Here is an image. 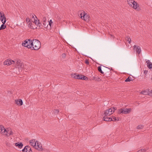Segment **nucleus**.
I'll use <instances>...</instances> for the list:
<instances>
[{"label":"nucleus","instance_id":"nucleus-1","mask_svg":"<svg viewBox=\"0 0 152 152\" xmlns=\"http://www.w3.org/2000/svg\"><path fill=\"white\" fill-rule=\"evenodd\" d=\"M16 65V66L15 68V71H16L17 74H19V73L23 70L24 65L22 62L19 60L17 61Z\"/></svg>","mask_w":152,"mask_h":152},{"label":"nucleus","instance_id":"nucleus-2","mask_svg":"<svg viewBox=\"0 0 152 152\" xmlns=\"http://www.w3.org/2000/svg\"><path fill=\"white\" fill-rule=\"evenodd\" d=\"M33 45L32 46L31 50H38L41 47V43L37 39L33 40Z\"/></svg>","mask_w":152,"mask_h":152},{"label":"nucleus","instance_id":"nucleus-3","mask_svg":"<svg viewBox=\"0 0 152 152\" xmlns=\"http://www.w3.org/2000/svg\"><path fill=\"white\" fill-rule=\"evenodd\" d=\"M33 42L30 39H27L24 41L22 43V45L25 47H27L28 48H31L33 45Z\"/></svg>","mask_w":152,"mask_h":152},{"label":"nucleus","instance_id":"nucleus-4","mask_svg":"<svg viewBox=\"0 0 152 152\" xmlns=\"http://www.w3.org/2000/svg\"><path fill=\"white\" fill-rule=\"evenodd\" d=\"M132 110L131 108H120L118 110V113L127 114L129 113Z\"/></svg>","mask_w":152,"mask_h":152},{"label":"nucleus","instance_id":"nucleus-5","mask_svg":"<svg viewBox=\"0 0 152 152\" xmlns=\"http://www.w3.org/2000/svg\"><path fill=\"white\" fill-rule=\"evenodd\" d=\"M133 4H132L133 6L132 7L134 9L136 10L137 11H139L141 10V7H140L139 5L135 1H134L133 2Z\"/></svg>","mask_w":152,"mask_h":152},{"label":"nucleus","instance_id":"nucleus-6","mask_svg":"<svg viewBox=\"0 0 152 152\" xmlns=\"http://www.w3.org/2000/svg\"><path fill=\"white\" fill-rule=\"evenodd\" d=\"M83 12H85L84 11ZM86 15V14L84 12L83 14V15L82 16V13H81L80 14V15L81 16L80 18L84 20L87 21L89 20L88 18H89V17L88 15Z\"/></svg>","mask_w":152,"mask_h":152},{"label":"nucleus","instance_id":"nucleus-7","mask_svg":"<svg viewBox=\"0 0 152 152\" xmlns=\"http://www.w3.org/2000/svg\"><path fill=\"white\" fill-rule=\"evenodd\" d=\"M22 151L23 152H32L31 148L28 145L25 146Z\"/></svg>","mask_w":152,"mask_h":152},{"label":"nucleus","instance_id":"nucleus-8","mask_svg":"<svg viewBox=\"0 0 152 152\" xmlns=\"http://www.w3.org/2000/svg\"><path fill=\"white\" fill-rule=\"evenodd\" d=\"M14 62L15 61H14L7 59L4 62V64L5 65H10Z\"/></svg>","mask_w":152,"mask_h":152},{"label":"nucleus","instance_id":"nucleus-9","mask_svg":"<svg viewBox=\"0 0 152 152\" xmlns=\"http://www.w3.org/2000/svg\"><path fill=\"white\" fill-rule=\"evenodd\" d=\"M111 107L110 108L108 109L107 110L105 111L104 114L105 115H110L112 114L113 113V110H112Z\"/></svg>","mask_w":152,"mask_h":152},{"label":"nucleus","instance_id":"nucleus-10","mask_svg":"<svg viewBox=\"0 0 152 152\" xmlns=\"http://www.w3.org/2000/svg\"><path fill=\"white\" fill-rule=\"evenodd\" d=\"M82 75H77V74L75 73L74 74H72L71 75V76L75 79H81Z\"/></svg>","mask_w":152,"mask_h":152},{"label":"nucleus","instance_id":"nucleus-11","mask_svg":"<svg viewBox=\"0 0 152 152\" xmlns=\"http://www.w3.org/2000/svg\"><path fill=\"white\" fill-rule=\"evenodd\" d=\"M15 103L18 106H21L23 105V102L22 99H18L15 100Z\"/></svg>","mask_w":152,"mask_h":152},{"label":"nucleus","instance_id":"nucleus-12","mask_svg":"<svg viewBox=\"0 0 152 152\" xmlns=\"http://www.w3.org/2000/svg\"><path fill=\"white\" fill-rule=\"evenodd\" d=\"M15 145L16 146L20 148H22L23 146V143L20 142L15 143Z\"/></svg>","mask_w":152,"mask_h":152},{"label":"nucleus","instance_id":"nucleus-13","mask_svg":"<svg viewBox=\"0 0 152 152\" xmlns=\"http://www.w3.org/2000/svg\"><path fill=\"white\" fill-rule=\"evenodd\" d=\"M35 139H33L32 140H31L29 141L30 144L32 146H33V147L36 146V142H35Z\"/></svg>","mask_w":152,"mask_h":152},{"label":"nucleus","instance_id":"nucleus-14","mask_svg":"<svg viewBox=\"0 0 152 152\" xmlns=\"http://www.w3.org/2000/svg\"><path fill=\"white\" fill-rule=\"evenodd\" d=\"M135 48H136V51L138 53V54H140L141 52V50L140 47L139 46L137 47L135 45L134 46V48L135 49Z\"/></svg>","mask_w":152,"mask_h":152},{"label":"nucleus","instance_id":"nucleus-15","mask_svg":"<svg viewBox=\"0 0 152 152\" xmlns=\"http://www.w3.org/2000/svg\"><path fill=\"white\" fill-rule=\"evenodd\" d=\"M6 20H5V19L4 21L3 24L1 25L0 27V30L4 29L6 28V25H4V24L6 22Z\"/></svg>","mask_w":152,"mask_h":152},{"label":"nucleus","instance_id":"nucleus-16","mask_svg":"<svg viewBox=\"0 0 152 152\" xmlns=\"http://www.w3.org/2000/svg\"><path fill=\"white\" fill-rule=\"evenodd\" d=\"M29 25L30 26V28L33 29H37V27L36 26V25L34 23H33L32 22H30L29 24Z\"/></svg>","mask_w":152,"mask_h":152},{"label":"nucleus","instance_id":"nucleus-17","mask_svg":"<svg viewBox=\"0 0 152 152\" xmlns=\"http://www.w3.org/2000/svg\"><path fill=\"white\" fill-rule=\"evenodd\" d=\"M35 148L39 151H42L43 150V148L41 144V145H38L36 146Z\"/></svg>","mask_w":152,"mask_h":152},{"label":"nucleus","instance_id":"nucleus-18","mask_svg":"<svg viewBox=\"0 0 152 152\" xmlns=\"http://www.w3.org/2000/svg\"><path fill=\"white\" fill-rule=\"evenodd\" d=\"M133 1H134V0H127V2L128 4L131 7H132V4L133 3Z\"/></svg>","mask_w":152,"mask_h":152},{"label":"nucleus","instance_id":"nucleus-19","mask_svg":"<svg viewBox=\"0 0 152 152\" xmlns=\"http://www.w3.org/2000/svg\"><path fill=\"white\" fill-rule=\"evenodd\" d=\"M109 116L108 115H105V116L102 118V120L105 121H109L108 117H107V116Z\"/></svg>","mask_w":152,"mask_h":152},{"label":"nucleus","instance_id":"nucleus-20","mask_svg":"<svg viewBox=\"0 0 152 152\" xmlns=\"http://www.w3.org/2000/svg\"><path fill=\"white\" fill-rule=\"evenodd\" d=\"M81 80H84L86 81L88 80V78L86 76L84 75H81Z\"/></svg>","mask_w":152,"mask_h":152},{"label":"nucleus","instance_id":"nucleus-21","mask_svg":"<svg viewBox=\"0 0 152 152\" xmlns=\"http://www.w3.org/2000/svg\"><path fill=\"white\" fill-rule=\"evenodd\" d=\"M37 26L38 27H39V29L43 28V25L41 23L37 22Z\"/></svg>","mask_w":152,"mask_h":152},{"label":"nucleus","instance_id":"nucleus-22","mask_svg":"<svg viewBox=\"0 0 152 152\" xmlns=\"http://www.w3.org/2000/svg\"><path fill=\"white\" fill-rule=\"evenodd\" d=\"M42 25H43V28H46L48 26V23H47L46 21H44V22H43L42 23Z\"/></svg>","mask_w":152,"mask_h":152},{"label":"nucleus","instance_id":"nucleus-23","mask_svg":"<svg viewBox=\"0 0 152 152\" xmlns=\"http://www.w3.org/2000/svg\"><path fill=\"white\" fill-rule=\"evenodd\" d=\"M143 92L144 93V95H150L151 94V93H149L147 92V90H145L143 91Z\"/></svg>","mask_w":152,"mask_h":152},{"label":"nucleus","instance_id":"nucleus-24","mask_svg":"<svg viewBox=\"0 0 152 152\" xmlns=\"http://www.w3.org/2000/svg\"><path fill=\"white\" fill-rule=\"evenodd\" d=\"M6 132L8 133V131H7L6 129L4 128V129H3V130L1 132H0V133L3 135H4Z\"/></svg>","mask_w":152,"mask_h":152},{"label":"nucleus","instance_id":"nucleus-25","mask_svg":"<svg viewBox=\"0 0 152 152\" xmlns=\"http://www.w3.org/2000/svg\"><path fill=\"white\" fill-rule=\"evenodd\" d=\"M9 133H8V134H6V135L7 136H9L10 135H13V133L12 132V131L10 129L9 131Z\"/></svg>","mask_w":152,"mask_h":152},{"label":"nucleus","instance_id":"nucleus-26","mask_svg":"<svg viewBox=\"0 0 152 152\" xmlns=\"http://www.w3.org/2000/svg\"><path fill=\"white\" fill-rule=\"evenodd\" d=\"M5 19V20H6V18L5 17V16H1L0 17V20H1V21L2 22V23H3L4 21V20Z\"/></svg>","mask_w":152,"mask_h":152},{"label":"nucleus","instance_id":"nucleus-27","mask_svg":"<svg viewBox=\"0 0 152 152\" xmlns=\"http://www.w3.org/2000/svg\"><path fill=\"white\" fill-rule=\"evenodd\" d=\"M4 129V127L2 125H0V132L3 130Z\"/></svg>","mask_w":152,"mask_h":152},{"label":"nucleus","instance_id":"nucleus-28","mask_svg":"<svg viewBox=\"0 0 152 152\" xmlns=\"http://www.w3.org/2000/svg\"><path fill=\"white\" fill-rule=\"evenodd\" d=\"M146 151L145 149H142L138 150L137 152H145Z\"/></svg>","mask_w":152,"mask_h":152},{"label":"nucleus","instance_id":"nucleus-29","mask_svg":"<svg viewBox=\"0 0 152 152\" xmlns=\"http://www.w3.org/2000/svg\"><path fill=\"white\" fill-rule=\"evenodd\" d=\"M147 66L148 68L150 69H152V63H150V64H148V65Z\"/></svg>","mask_w":152,"mask_h":152},{"label":"nucleus","instance_id":"nucleus-30","mask_svg":"<svg viewBox=\"0 0 152 152\" xmlns=\"http://www.w3.org/2000/svg\"><path fill=\"white\" fill-rule=\"evenodd\" d=\"M111 108H112V110H113V113L115 112V110L117 109V107H111Z\"/></svg>","mask_w":152,"mask_h":152},{"label":"nucleus","instance_id":"nucleus-31","mask_svg":"<svg viewBox=\"0 0 152 152\" xmlns=\"http://www.w3.org/2000/svg\"><path fill=\"white\" fill-rule=\"evenodd\" d=\"M127 41L128 42V43L129 44H130L131 43V38L129 37H127Z\"/></svg>","mask_w":152,"mask_h":152},{"label":"nucleus","instance_id":"nucleus-32","mask_svg":"<svg viewBox=\"0 0 152 152\" xmlns=\"http://www.w3.org/2000/svg\"><path fill=\"white\" fill-rule=\"evenodd\" d=\"M6 146L8 147H10L11 146V144L9 142H6Z\"/></svg>","mask_w":152,"mask_h":152},{"label":"nucleus","instance_id":"nucleus-33","mask_svg":"<svg viewBox=\"0 0 152 152\" xmlns=\"http://www.w3.org/2000/svg\"><path fill=\"white\" fill-rule=\"evenodd\" d=\"M143 127V126L141 125H139L137 126V129H142Z\"/></svg>","mask_w":152,"mask_h":152},{"label":"nucleus","instance_id":"nucleus-34","mask_svg":"<svg viewBox=\"0 0 152 152\" xmlns=\"http://www.w3.org/2000/svg\"><path fill=\"white\" fill-rule=\"evenodd\" d=\"M132 80L130 79V77H129L125 80V82H130Z\"/></svg>","mask_w":152,"mask_h":152},{"label":"nucleus","instance_id":"nucleus-35","mask_svg":"<svg viewBox=\"0 0 152 152\" xmlns=\"http://www.w3.org/2000/svg\"><path fill=\"white\" fill-rule=\"evenodd\" d=\"M146 62L147 63V66L148 65V64H150V63H151L149 60H146Z\"/></svg>","mask_w":152,"mask_h":152},{"label":"nucleus","instance_id":"nucleus-36","mask_svg":"<svg viewBox=\"0 0 152 152\" xmlns=\"http://www.w3.org/2000/svg\"><path fill=\"white\" fill-rule=\"evenodd\" d=\"M59 110H54V113L56 114H58L59 112Z\"/></svg>","mask_w":152,"mask_h":152},{"label":"nucleus","instance_id":"nucleus-37","mask_svg":"<svg viewBox=\"0 0 152 152\" xmlns=\"http://www.w3.org/2000/svg\"><path fill=\"white\" fill-rule=\"evenodd\" d=\"M112 118L113 121H117V118L115 116H113Z\"/></svg>","mask_w":152,"mask_h":152},{"label":"nucleus","instance_id":"nucleus-38","mask_svg":"<svg viewBox=\"0 0 152 152\" xmlns=\"http://www.w3.org/2000/svg\"><path fill=\"white\" fill-rule=\"evenodd\" d=\"M85 63L87 65H88L89 64V62L88 59H86L85 60Z\"/></svg>","mask_w":152,"mask_h":152},{"label":"nucleus","instance_id":"nucleus-39","mask_svg":"<svg viewBox=\"0 0 152 152\" xmlns=\"http://www.w3.org/2000/svg\"><path fill=\"white\" fill-rule=\"evenodd\" d=\"M22 23L24 24V22L22 21H20L18 23V24L19 26H20L22 25Z\"/></svg>","mask_w":152,"mask_h":152},{"label":"nucleus","instance_id":"nucleus-40","mask_svg":"<svg viewBox=\"0 0 152 152\" xmlns=\"http://www.w3.org/2000/svg\"><path fill=\"white\" fill-rule=\"evenodd\" d=\"M56 19H57V20L58 21H60V20L61 19V18L60 17L58 16L57 15V17L56 18Z\"/></svg>","mask_w":152,"mask_h":152},{"label":"nucleus","instance_id":"nucleus-41","mask_svg":"<svg viewBox=\"0 0 152 152\" xmlns=\"http://www.w3.org/2000/svg\"><path fill=\"white\" fill-rule=\"evenodd\" d=\"M37 20H36L35 19H34V21L33 22V23H34V24H35V25H37Z\"/></svg>","mask_w":152,"mask_h":152},{"label":"nucleus","instance_id":"nucleus-42","mask_svg":"<svg viewBox=\"0 0 152 152\" xmlns=\"http://www.w3.org/2000/svg\"><path fill=\"white\" fill-rule=\"evenodd\" d=\"M0 17L1 16H4V12H0Z\"/></svg>","mask_w":152,"mask_h":152},{"label":"nucleus","instance_id":"nucleus-43","mask_svg":"<svg viewBox=\"0 0 152 152\" xmlns=\"http://www.w3.org/2000/svg\"><path fill=\"white\" fill-rule=\"evenodd\" d=\"M30 19L29 18H27L26 19V21L27 22H30Z\"/></svg>","mask_w":152,"mask_h":152},{"label":"nucleus","instance_id":"nucleus-44","mask_svg":"<svg viewBox=\"0 0 152 152\" xmlns=\"http://www.w3.org/2000/svg\"><path fill=\"white\" fill-rule=\"evenodd\" d=\"M52 23H53V22H52V20H50L49 22V24L50 27L51 26V25Z\"/></svg>","mask_w":152,"mask_h":152},{"label":"nucleus","instance_id":"nucleus-45","mask_svg":"<svg viewBox=\"0 0 152 152\" xmlns=\"http://www.w3.org/2000/svg\"><path fill=\"white\" fill-rule=\"evenodd\" d=\"M98 71L99 72H100V71L102 70L101 66H99L98 67Z\"/></svg>","mask_w":152,"mask_h":152},{"label":"nucleus","instance_id":"nucleus-46","mask_svg":"<svg viewBox=\"0 0 152 152\" xmlns=\"http://www.w3.org/2000/svg\"><path fill=\"white\" fill-rule=\"evenodd\" d=\"M148 72V71L146 70H144V73L145 75L147 74Z\"/></svg>","mask_w":152,"mask_h":152},{"label":"nucleus","instance_id":"nucleus-47","mask_svg":"<svg viewBox=\"0 0 152 152\" xmlns=\"http://www.w3.org/2000/svg\"><path fill=\"white\" fill-rule=\"evenodd\" d=\"M108 119H109V121H113L112 118L111 117H108Z\"/></svg>","mask_w":152,"mask_h":152},{"label":"nucleus","instance_id":"nucleus-48","mask_svg":"<svg viewBox=\"0 0 152 152\" xmlns=\"http://www.w3.org/2000/svg\"><path fill=\"white\" fill-rule=\"evenodd\" d=\"M147 92L149 93H152V90L151 89H148L147 90Z\"/></svg>","mask_w":152,"mask_h":152},{"label":"nucleus","instance_id":"nucleus-49","mask_svg":"<svg viewBox=\"0 0 152 152\" xmlns=\"http://www.w3.org/2000/svg\"><path fill=\"white\" fill-rule=\"evenodd\" d=\"M66 56V55L65 53H63L62 54V57H65Z\"/></svg>","mask_w":152,"mask_h":152},{"label":"nucleus","instance_id":"nucleus-50","mask_svg":"<svg viewBox=\"0 0 152 152\" xmlns=\"http://www.w3.org/2000/svg\"><path fill=\"white\" fill-rule=\"evenodd\" d=\"M35 142H36V144L37 143V145H41V144L40 143H39L38 141H36Z\"/></svg>","mask_w":152,"mask_h":152},{"label":"nucleus","instance_id":"nucleus-51","mask_svg":"<svg viewBox=\"0 0 152 152\" xmlns=\"http://www.w3.org/2000/svg\"><path fill=\"white\" fill-rule=\"evenodd\" d=\"M43 20L44 22V21H46V19L45 17H43Z\"/></svg>","mask_w":152,"mask_h":152},{"label":"nucleus","instance_id":"nucleus-52","mask_svg":"<svg viewBox=\"0 0 152 152\" xmlns=\"http://www.w3.org/2000/svg\"><path fill=\"white\" fill-rule=\"evenodd\" d=\"M32 15V18H34V17L35 16L36 17V18L37 19V17L36 16V15Z\"/></svg>","mask_w":152,"mask_h":152},{"label":"nucleus","instance_id":"nucleus-53","mask_svg":"<svg viewBox=\"0 0 152 152\" xmlns=\"http://www.w3.org/2000/svg\"><path fill=\"white\" fill-rule=\"evenodd\" d=\"M7 131H8V133L6 132L5 133V134H4V135H6V134H8V133H9V130H7Z\"/></svg>","mask_w":152,"mask_h":152},{"label":"nucleus","instance_id":"nucleus-54","mask_svg":"<svg viewBox=\"0 0 152 152\" xmlns=\"http://www.w3.org/2000/svg\"><path fill=\"white\" fill-rule=\"evenodd\" d=\"M100 73H101L102 74H103L104 73V72H103L102 71V70H101V71H100V72H99Z\"/></svg>","mask_w":152,"mask_h":152},{"label":"nucleus","instance_id":"nucleus-55","mask_svg":"<svg viewBox=\"0 0 152 152\" xmlns=\"http://www.w3.org/2000/svg\"><path fill=\"white\" fill-rule=\"evenodd\" d=\"M144 93L143 92V91H142L141 92V94H144Z\"/></svg>","mask_w":152,"mask_h":152},{"label":"nucleus","instance_id":"nucleus-56","mask_svg":"<svg viewBox=\"0 0 152 152\" xmlns=\"http://www.w3.org/2000/svg\"><path fill=\"white\" fill-rule=\"evenodd\" d=\"M119 121V119L118 118L117 119V121Z\"/></svg>","mask_w":152,"mask_h":152},{"label":"nucleus","instance_id":"nucleus-57","mask_svg":"<svg viewBox=\"0 0 152 152\" xmlns=\"http://www.w3.org/2000/svg\"><path fill=\"white\" fill-rule=\"evenodd\" d=\"M37 22L40 23V21H39V20L37 21Z\"/></svg>","mask_w":152,"mask_h":152}]
</instances>
